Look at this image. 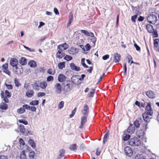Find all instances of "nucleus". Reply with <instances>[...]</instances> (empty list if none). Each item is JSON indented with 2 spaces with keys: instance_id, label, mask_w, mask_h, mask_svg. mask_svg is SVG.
<instances>
[{
  "instance_id": "obj_37",
  "label": "nucleus",
  "mask_w": 159,
  "mask_h": 159,
  "mask_svg": "<svg viewBox=\"0 0 159 159\" xmlns=\"http://www.w3.org/2000/svg\"><path fill=\"white\" fill-rule=\"evenodd\" d=\"M65 62H61L59 63L58 65V68L60 69H62L65 67Z\"/></svg>"
},
{
  "instance_id": "obj_24",
  "label": "nucleus",
  "mask_w": 159,
  "mask_h": 159,
  "mask_svg": "<svg viewBox=\"0 0 159 159\" xmlns=\"http://www.w3.org/2000/svg\"><path fill=\"white\" fill-rule=\"evenodd\" d=\"M70 67L71 69L73 70L78 71L80 70V68L79 67L75 65L74 63H71L70 64Z\"/></svg>"
},
{
  "instance_id": "obj_2",
  "label": "nucleus",
  "mask_w": 159,
  "mask_h": 159,
  "mask_svg": "<svg viewBox=\"0 0 159 159\" xmlns=\"http://www.w3.org/2000/svg\"><path fill=\"white\" fill-rule=\"evenodd\" d=\"M35 153L34 151H31L29 153L28 157H27L25 151H22L20 154V159H34Z\"/></svg>"
},
{
  "instance_id": "obj_35",
  "label": "nucleus",
  "mask_w": 159,
  "mask_h": 159,
  "mask_svg": "<svg viewBox=\"0 0 159 159\" xmlns=\"http://www.w3.org/2000/svg\"><path fill=\"white\" fill-rule=\"evenodd\" d=\"M29 144L34 148L36 147L35 143L34 140L32 139H30L29 140Z\"/></svg>"
},
{
  "instance_id": "obj_14",
  "label": "nucleus",
  "mask_w": 159,
  "mask_h": 159,
  "mask_svg": "<svg viewBox=\"0 0 159 159\" xmlns=\"http://www.w3.org/2000/svg\"><path fill=\"white\" fill-rule=\"evenodd\" d=\"M148 113L144 112L142 114L143 117L144 121L147 122H149L151 119V118L149 116Z\"/></svg>"
},
{
  "instance_id": "obj_20",
  "label": "nucleus",
  "mask_w": 159,
  "mask_h": 159,
  "mask_svg": "<svg viewBox=\"0 0 159 159\" xmlns=\"http://www.w3.org/2000/svg\"><path fill=\"white\" fill-rule=\"evenodd\" d=\"M87 116H85L84 115L81 118V124L79 127L80 128L82 129L83 128L84 124L87 121Z\"/></svg>"
},
{
  "instance_id": "obj_23",
  "label": "nucleus",
  "mask_w": 159,
  "mask_h": 159,
  "mask_svg": "<svg viewBox=\"0 0 159 159\" xmlns=\"http://www.w3.org/2000/svg\"><path fill=\"white\" fill-rule=\"evenodd\" d=\"M8 108V105L6 102H2L0 104V108L1 110H6Z\"/></svg>"
},
{
  "instance_id": "obj_47",
  "label": "nucleus",
  "mask_w": 159,
  "mask_h": 159,
  "mask_svg": "<svg viewBox=\"0 0 159 159\" xmlns=\"http://www.w3.org/2000/svg\"><path fill=\"white\" fill-rule=\"evenodd\" d=\"M92 91L90 92L89 93V97H93L94 95V94L95 93V89H92Z\"/></svg>"
},
{
  "instance_id": "obj_10",
  "label": "nucleus",
  "mask_w": 159,
  "mask_h": 159,
  "mask_svg": "<svg viewBox=\"0 0 159 159\" xmlns=\"http://www.w3.org/2000/svg\"><path fill=\"white\" fill-rule=\"evenodd\" d=\"M145 110L149 114V116H152L153 114V111L152 109L151 103L150 102L147 103V105L145 107Z\"/></svg>"
},
{
  "instance_id": "obj_62",
  "label": "nucleus",
  "mask_w": 159,
  "mask_h": 159,
  "mask_svg": "<svg viewBox=\"0 0 159 159\" xmlns=\"http://www.w3.org/2000/svg\"><path fill=\"white\" fill-rule=\"evenodd\" d=\"M85 48L87 51L91 49V47L89 43H87L85 45Z\"/></svg>"
},
{
  "instance_id": "obj_16",
  "label": "nucleus",
  "mask_w": 159,
  "mask_h": 159,
  "mask_svg": "<svg viewBox=\"0 0 159 159\" xmlns=\"http://www.w3.org/2000/svg\"><path fill=\"white\" fill-rule=\"evenodd\" d=\"M18 61L16 58H12L10 60V64L13 67H15L18 65Z\"/></svg>"
},
{
  "instance_id": "obj_46",
  "label": "nucleus",
  "mask_w": 159,
  "mask_h": 159,
  "mask_svg": "<svg viewBox=\"0 0 159 159\" xmlns=\"http://www.w3.org/2000/svg\"><path fill=\"white\" fill-rule=\"evenodd\" d=\"M14 83L15 84V86L16 87H19L21 85L20 82H19L18 80L16 78H15L14 80Z\"/></svg>"
},
{
  "instance_id": "obj_21",
  "label": "nucleus",
  "mask_w": 159,
  "mask_h": 159,
  "mask_svg": "<svg viewBox=\"0 0 159 159\" xmlns=\"http://www.w3.org/2000/svg\"><path fill=\"white\" fill-rule=\"evenodd\" d=\"M135 130V128L133 126L132 124H130L129 126L127 129V130H126V131H127V133L132 134H133Z\"/></svg>"
},
{
  "instance_id": "obj_19",
  "label": "nucleus",
  "mask_w": 159,
  "mask_h": 159,
  "mask_svg": "<svg viewBox=\"0 0 159 159\" xmlns=\"http://www.w3.org/2000/svg\"><path fill=\"white\" fill-rule=\"evenodd\" d=\"M146 95L149 98L153 99L156 97V94L152 91H149L146 93Z\"/></svg>"
},
{
  "instance_id": "obj_32",
  "label": "nucleus",
  "mask_w": 159,
  "mask_h": 159,
  "mask_svg": "<svg viewBox=\"0 0 159 159\" xmlns=\"http://www.w3.org/2000/svg\"><path fill=\"white\" fill-rule=\"evenodd\" d=\"M32 87L35 90L38 91L39 89V83L37 82H36L34 84H32Z\"/></svg>"
},
{
  "instance_id": "obj_9",
  "label": "nucleus",
  "mask_w": 159,
  "mask_h": 159,
  "mask_svg": "<svg viewBox=\"0 0 159 159\" xmlns=\"http://www.w3.org/2000/svg\"><path fill=\"white\" fill-rule=\"evenodd\" d=\"M2 70L3 72L9 75H10V72L8 70V64L7 63H5L3 64L2 66Z\"/></svg>"
},
{
  "instance_id": "obj_56",
  "label": "nucleus",
  "mask_w": 159,
  "mask_h": 159,
  "mask_svg": "<svg viewBox=\"0 0 159 159\" xmlns=\"http://www.w3.org/2000/svg\"><path fill=\"white\" fill-rule=\"evenodd\" d=\"M45 95V93L43 92H39L37 94V96L38 97H43Z\"/></svg>"
},
{
  "instance_id": "obj_8",
  "label": "nucleus",
  "mask_w": 159,
  "mask_h": 159,
  "mask_svg": "<svg viewBox=\"0 0 159 159\" xmlns=\"http://www.w3.org/2000/svg\"><path fill=\"white\" fill-rule=\"evenodd\" d=\"M89 108L87 105H85L81 110V112L83 115L85 116H88L89 113Z\"/></svg>"
},
{
  "instance_id": "obj_34",
  "label": "nucleus",
  "mask_w": 159,
  "mask_h": 159,
  "mask_svg": "<svg viewBox=\"0 0 159 159\" xmlns=\"http://www.w3.org/2000/svg\"><path fill=\"white\" fill-rule=\"evenodd\" d=\"M19 129L20 131L22 133V134H24L25 129L24 125L22 124H20L19 126Z\"/></svg>"
},
{
  "instance_id": "obj_26",
  "label": "nucleus",
  "mask_w": 159,
  "mask_h": 159,
  "mask_svg": "<svg viewBox=\"0 0 159 159\" xmlns=\"http://www.w3.org/2000/svg\"><path fill=\"white\" fill-rule=\"evenodd\" d=\"M146 29L148 31L149 33H152L154 31V30L153 28V26L151 25L148 24L146 26Z\"/></svg>"
},
{
  "instance_id": "obj_48",
  "label": "nucleus",
  "mask_w": 159,
  "mask_h": 159,
  "mask_svg": "<svg viewBox=\"0 0 159 159\" xmlns=\"http://www.w3.org/2000/svg\"><path fill=\"white\" fill-rule=\"evenodd\" d=\"M18 122L20 123H22L25 125H27L28 124V122L27 121L24 120H19Z\"/></svg>"
},
{
  "instance_id": "obj_59",
  "label": "nucleus",
  "mask_w": 159,
  "mask_h": 159,
  "mask_svg": "<svg viewBox=\"0 0 159 159\" xmlns=\"http://www.w3.org/2000/svg\"><path fill=\"white\" fill-rule=\"evenodd\" d=\"M109 55H108V54H107L106 55L103 56L102 57V58L103 60H105L109 58Z\"/></svg>"
},
{
  "instance_id": "obj_29",
  "label": "nucleus",
  "mask_w": 159,
  "mask_h": 159,
  "mask_svg": "<svg viewBox=\"0 0 159 159\" xmlns=\"http://www.w3.org/2000/svg\"><path fill=\"white\" fill-rule=\"evenodd\" d=\"M78 148V146L76 144H71L69 146V149L72 151L76 152Z\"/></svg>"
},
{
  "instance_id": "obj_43",
  "label": "nucleus",
  "mask_w": 159,
  "mask_h": 159,
  "mask_svg": "<svg viewBox=\"0 0 159 159\" xmlns=\"http://www.w3.org/2000/svg\"><path fill=\"white\" fill-rule=\"evenodd\" d=\"M134 159H146V158L141 154H138L136 156Z\"/></svg>"
},
{
  "instance_id": "obj_12",
  "label": "nucleus",
  "mask_w": 159,
  "mask_h": 159,
  "mask_svg": "<svg viewBox=\"0 0 159 159\" xmlns=\"http://www.w3.org/2000/svg\"><path fill=\"white\" fill-rule=\"evenodd\" d=\"M54 88L57 93L60 94L61 93L62 91L61 86L60 83L56 84L54 86Z\"/></svg>"
},
{
  "instance_id": "obj_38",
  "label": "nucleus",
  "mask_w": 159,
  "mask_h": 159,
  "mask_svg": "<svg viewBox=\"0 0 159 159\" xmlns=\"http://www.w3.org/2000/svg\"><path fill=\"white\" fill-rule=\"evenodd\" d=\"M28 64L31 67H35L37 66L36 62L33 61H30Z\"/></svg>"
},
{
  "instance_id": "obj_30",
  "label": "nucleus",
  "mask_w": 159,
  "mask_h": 159,
  "mask_svg": "<svg viewBox=\"0 0 159 159\" xmlns=\"http://www.w3.org/2000/svg\"><path fill=\"white\" fill-rule=\"evenodd\" d=\"M19 62L21 66H25L27 64V60L25 57H22L20 60Z\"/></svg>"
},
{
  "instance_id": "obj_31",
  "label": "nucleus",
  "mask_w": 159,
  "mask_h": 159,
  "mask_svg": "<svg viewBox=\"0 0 159 159\" xmlns=\"http://www.w3.org/2000/svg\"><path fill=\"white\" fill-rule=\"evenodd\" d=\"M65 153V150L64 149H61L59 151V157H57V159H60L63 157Z\"/></svg>"
},
{
  "instance_id": "obj_45",
  "label": "nucleus",
  "mask_w": 159,
  "mask_h": 159,
  "mask_svg": "<svg viewBox=\"0 0 159 159\" xmlns=\"http://www.w3.org/2000/svg\"><path fill=\"white\" fill-rule=\"evenodd\" d=\"M72 58H73L71 56L68 55H66L64 56V58L65 60L67 61H69L71 60Z\"/></svg>"
},
{
  "instance_id": "obj_55",
  "label": "nucleus",
  "mask_w": 159,
  "mask_h": 159,
  "mask_svg": "<svg viewBox=\"0 0 159 159\" xmlns=\"http://www.w3.org/2000/svg\"><path fill=\"white\" fill-rule=\"evenodd\" d=\"M124 74L125 75H126V72H127V67L126 64L125 63L124 64Z\"/></svg>"
},
{
  "instance_id": "obj_15",
  "label": "nucleus",
  "mask_w": 159,
  "mask_h": 159,
  "mask_svg": "<svg viewBox=\"0 0 159 159\" xmlns=\"http://www.w3.org/2000/svg\"><path fill=\"white\" fill-rule=\"evenodd\" d=\"M127 131H126V130H125L123 132V135L122 136V139L124 141H126L129 139L130 138V135L127 134Z\"/></svg>"
},
{
  "instance_id": "obj_3",
  "label": "nucleus",
  "mask_w": 159,
  "mask_h": 159,
  "mask_svg": "<svg viewBox=\"0 0 159 159\" xmlns=\"http://www.w3.org/2000/svg\"><path fill=\"white\" fill-rule=\"evenodd\" d=\"M0 95L1 97L2 98H3L4 101L7 103H8L9 102V100L8 99V98H10L11 95V93L7 90H6L4 93L3 91H1L0 93Z\"/></svg>"
},
{
  "instance_id": "obj_11",
  "label": "nucleus",
  "mask_w": 159,
  "mask_h": 159,
  "mask_svg": "<svg viewBox=\"0 0 159 159\" xmlns=\"http://www.w3.org/2000/svg\"><path fill=\"white\" fill-rule=\"evenodd\" d=\"M68 45L66 43H64L62 44L59 45L57 47V49L58 50L63 51L66 50L68 48Z\"/></svg>"
},
{
  "instance_id": "obj_52",
  "label": "nucleus",
  "mask_w": 159,
  "mask_h": 159,
  "mask_svg": "<svg viewBox=\"0 0 159 159\" xmlns=\"http://www.w3.org/2000/svg\"><path fill=\"white\" fill-rule=\"evenodd\" d=\"M134 125L137 128L139 127L140 124L139 120H136L134 122Z\"/></svg>"
},
{
  "instance_id": "obj_57",
  "label": "nucleus",
  "mask_w": 159,
  "mask_h": 159,
  "mask_svg": "<svg viewBox=\"0 0 159 159\" xmlns=\"http://www.w3.org/2000/svg\"><path fill=\"white\" fill-rule=\"evenodd\" d=\"M134 47L135 48L136 50L138 51H140V47L136 43H134Z\"/></svg>"
},
{
  "instance_id": "obj_39",
  "label": "nucleus",
  "mask_w": 159,
  "mask_h": 159,
  "mask_svg": "<svg viewBox=\"0 0 159 159\" xmlns=\"http://www.w3.org/2000/svg\"><path fill=\"white\" fill-rule=\"evenodd\" d=\"M154 46L155 48H157L159 45V39H154Z\"/></svg>"
},
{
  "instance_id": "obj_51",
  "label": "nucleus",
  "mask_w": 159,
  "mask_h": 159,
  "mask_svg": "<svg viewBox=\"0 0 159 159\" xmlns=\"http://www.w3.org/2000/svg\"><path fill=\"white\" fill-rule=\"evenodd\" d=\"M138 16V14L135 15L131 17V20L133 22H135L136 21V19Z\"/></svg>"
},
{
  "instance_id": "obj_42",
  "label": "nucleus",
  "mask_w": 159,
  "mask_h": 159,
  "mask_svg": "<svg viewBox=\"0 0 159 159\" xmlns=\"http://www.w3.org/2000/svg\"><path fill=\"white\" fill-rule=\"evenodd\" d=\"M39 104V101L37 100L32 101L30 102V104L31 105H37Z\"/></svg>"
},
{
  "instance_id": "obj_33",
  "label": "nucleus",
  "mask_w": 159,
  "mask_h": 159,
  "mask_svg": "<svg viewBox=\"0 0 159 159\" xmlns=\"http://www.w3.org/2000/svg\"><path fill=\"white\" fill-rule=\"evenodd\" d=\"M47 86V83L46 81H43L40 84V86L42 89H44L46 88Z\"/></svg>"
},
{
  "instance_id": "obj_17",
  "label": "nucleus",
  "mask_w": 159,
  "mask_h": 159,
  "mask_svg": "<svg viewBox=\"0 0 159 159\" xmlns=\"http://www.w3.org/2000/svg\"><path fill=\"white\" fill-rule=\"evenodd\" d=\"M66 77L62 74H59L58 77V80L61 83L63 82L66 80Z\"/></svg>"
},
{
  "instance_id": "obj_36",
  "label": "nucleus",
  "mask_w": 159,
  "mask_h": 159,
  "mask_svg": "<svg viewBox=\"0 0 159 159\" xmlns=\"http://www.w3.org/2000/svg\"><path fill=\"white\" fill-rule=\"evenodd\" d=\"M76 49L75 48L71 47L68 50V52L71 54H74L76 52Z\"/></svg>"
},
{
  "instance_id": "obj_27",
  "label": "nucleus",
  "mask_w": 159,
  "mask_h": 159,
  "mask_svg": "<svg viewBox=\"0 0 159 159\" xmlns=\"http://www.w3.org/2000/svg\"><path fill=\"white\" fill-rule=\"evenodd\" d=\"M63 51L60 50H58L57 52L56 53V57L57 58L60 59L64 57L65 56V53H63Z\"/></svg>"
},
{
  "instance_id": "obj_54",
  "label": "nucleus",
  "mask_w": 159,
  "mask_h": 159,
  "mask_svg": "<svg viewBox=\"0 0 159 159\" xmlns=\"http://www.w3.org/2000/svg\"><path fill=\"white\" fill-rule=\"evenodd\" d=\"M5 85L8 89H13V86L12 85L8 84L6 83H5Z\"/></svg>"
},
{
  "instance_id": "obj_28",
  "label": "nucleus",
  "mask_w": 159,
  "mask_h": 159,
  "mask_svg": "<svg viewBox=\"0 0 159 159\" xmlns=\"http://www.w3.org/2000/svg\"><path fill=\"white\" fill-rule=\"evenodd\" d=\"M114 61L117 63L119 62L120 59V55L117 53H114Z\"/></svg>"
},
{
  "instance_id": "obj_44",
  "label": "nucleus",
  "mask_w": 159,
  "mask_h": 159,
  "mask_svg": "<svg viewBox=\"0 0 159 159\" xmlns=\"http://www.w3.org/2000/svg\"><path fill=\"white\" fill-rule=\"evenodd\" d=\"M109 134V132L108 131H107L105 134L104 138H103V143H105V142L107 141V139L108 136V134Z\"/></svg>"
},
{
  "instance_id": "obj_6",
  "label": "nucleus",
  "mask_w": 159,
  "mask_h": 159,
  "mask_svg": "<svg viewBox=\"0 0 159 159\" xmlns=\"http://www.w3.org/2000/svg\"><path fill=\"white\" fill-rule=\"evenodd\" d=\"M79 75H73L71 77V82H72L73 84H79L81 83Z\"/></svg>"
},
{
  "instance_id": "obj_49",
  "label": "nucleus",
  "mask_w": 159,
  "mask_h": 159,
  "mask_svg": "<svg viewBox=\"0 0 159 159\" xmlns=\"http://www.w3.org/2000/svg\"><path fill=\"white\" fill-rule=\"evenodd\" d=\"M47 73L50 75H54L55 73V71H53L52 68H49L48 70Z\"/></svg>"
},
{
  "instance_id": "obj_7",
  "label": "nucleus",
  "mask_w": 159,
  "mask_h": 159,
  "mask_svg": "<svg viewBox=\"0 0 159 159\" xmlns=\"http://www.w3.org/2000/svg\"><path fill=\"white\" fill-rule=\"evenodd\" d=\"M124 152L126 155L129 157H131L133 154V150L129 146H127L125 148Z\"/></svg>"
},
{
  "instance_id": "obj_25",
  "label": "nucleus",
  "mask_w": 159,
  "mask_h": 159,
  "mask_svg": "<svg viewBox=\"0 0 159 159\" xmlns=\"http://www.w3.org/2000/svg\"><path fill=\"white\" fill-rule=\"evenodd\" d=\"M80 32L81 33L87 36H93V34L92 32H89L87 30H81Z\"/></svg>"
},
{
  "instance_id": "obj_61",
  "label": "nucleus",
  "mask_w": 159,
  "mask_h": 159,
  "mask_svg": "<svg viewBox=\"0 0 159 159\" xmlns=\"http://www.w3.org/2000/svg\"><path fill=\"white\" fill-rule=\"evenodd\" d=\"M24 47L26 49L29 50L30 52H33L34 51V49H31L30 48H28V47L24 45Z\"/></svg>"
},
{
  "instance_id": "obj_64",
  "label": "nucleus",
  "mask_w": 159,
  "mask_h": 159,
  "mask_svg": "<svg viewBox=\"0 0 159 159\" xmlns=\"http://www.w3.org/2000/svg\"><path fill=\"white\" fill-rule=\"evenodd\" d=\"M19 142L20 144L24 145L25 144V142L24 140L21 138H20L19 139Z\"/></svg>"
},
{
  "instance_id": "obj_1",
  "label": "nucleus",
  "mask_w": 159,
  "mask_h": 159,
  "mask_svg": "<svg viewBox=\"0 0 159 159\" xmlns=\"http://www.w3.org/2000/svg\"><path fill=\"white\" fill-rule=\"evenodd\" d=\"M141 142L137 137H134L130 139L128 141V144L132 146H138L141 144Z\"/></svg>"
},
{
  "instance_id": "obj_63",
  "label": "nucleus",
  "mask_w": 159,
  "mask_h": 159,
  "mask_svg": "<svg viewBox=\"0 0 159 159\" xmlns=\"http://www.w3.org/2000/svg\"><path fill=\"white\" fill-rule=\"evenodd\" d=\"M23 107L26 109H30V106L27 104H25L23 106Z\"/></svg>"
},
{
  "instance_id": "obj_4",
  "label": "nucleus",
  "mask_w": 159,
  "mask_h": 159,
  "mask_svg": "<svg viewBox=\"0 0 159 159\" xmlns=\"http://www.w3.org/2000/svg\"><path fill=\"white\" fill-rule=\"evenodd\" d=\"M66 84L63 85V89L65 92H70L71 89L73 88V84L72 82L70 80L66 81Z\"/></svg>"
},
{
  "instance_id": "obj_58",
  "label": "nucleus",
  "mask_w": 159,
  "mask_h": 159,
  "mask_svg": "<svg viewBox=\"0 0 159 159\" xmlns=\"http://www.w3.org/2000/svg\"><path fill=\"white\" fill-rule=\"evenodd\" d=\"M92 38L91 39L92 41L95 44V43L96 41V37L94 36V35L93 36H91Z\"/></svg>"
},
{
  "instance_id": "obj_53",
  "label": "nucleus",
  "mask_w": 159,
  "mask_h": 159,
  "mask_svg": "<svg viewBox=\"0 0 159 159\" xmlns=\"http://www.w3.org/2000/svg\"><path fill=\"white\" fill-rule=\"evenodd\" d=\"M153 37L154 38H157L158 37V34L157 31L156 30H154V31L152 33Z\"/></svg>"
},
{
  "instance_id": "obj_50",
  "label": "nucleus",
  "mask_w": 159,
  "mask_h": 159,
  "mask_svg": "<svg viewBox=\"0 0 159 159\" xmlns=\"http://www.w3.org/2000/svg\"><path fill=\"white\" fill-rule=\"evenodd\" d=\"M54 80L53 77L52 76H49L47 77V82L52 81Z\"/></svg>"
},
{
  "instance_id": "obj_18",
  "label": "nucleus",
  "mask_w": 159,
  "mask_h": 159,
  "mask_svg": "<svg viewBox=\"0 0 159 159\" xmlns=\"http://www.w3.org/2000/svg\"><path fill=\"white\" fill-rule=\"evenodd\" d=\"M34 93L32 89H29L26 92V96L28 98H31L34 96Z\"/></svg>"
},
{
  "instance_id": "obj_13",
  "label": "nucleus",
  "mask_w": 159,
  "mask_h": 159,
  "mask_svg": "<svg viewBox=\"0 0 159 159\" xmlns=\"http://www.w3.org/2000/svg\"><path fill=\"white\" fill-rule=\"evenodd\" d=\"M15 72L17 74H20L23 72V69L22 66L20 65H18L15 67Z\"/></svg>"
},
{
  "instance_id": "obj_40",
  "label": "nucleus",
  "mask_w": 159,
  "mask_h": 159,
  "mask_svg": "<svg viewBox=\"0 0 159 159\" xmlns=\"http://www.w3.org/2000/svg\"><path fill=\"white\" fill-rule=\"evenodd\" d=\"M25 109L23 107H20L19 109H18L17 110V112L19 114H22L25 112Z\"/></svg>"
},
{
  "instance_id": "obj_60",
  "label": "nucleus",
  "mask_w": 159,
  "mask_h": 159,
  "mask_svg": "<svg viewBox=\"0 0 159 159\" xmlns=\"http://www.w3.org/2000/svg\"><path fill=\"white\" fill-rule=\"evenodd\" d=\"M73 15L72 12H70V15L69 16V20L72 22L73 21Z\"/></svg>"
},
{
  "instance_id": "obj_5",
  "label": "nucleus",
  "mask_w": 159,
  "mask_h": 159,
  "mask_svg": "<svg viewBox=\"0 0 159 159\" xmlns=\"http://www.w3.org/2000/svg\"><path fill=\"white\" fill-rule=\"evenodd\" d=\"M148 21L150 24H154L157 21V16L153 14L149 15L147 17Z\"/></svg>"
},
{
  "instance_id": "obj_22",
  "label": "nucleus",
  "mask_w": 159,
  "mask_h": 159,
  "mask_svg": "<svg viewBox=\"0 0 159 159\" xmlns=\"http://www.w3.org/2000/svg\"><path fill=\"white\" fill-rule=\"evenodd\" d=\"M145 133L142 129H139L136 132V135L139 138H142L143 137Z\"/></svg>"
},
{
  "instance_id": "obj_41",
  "label": "nucleus",
  "mask_w": 159,
  "mask_h": 159,
  "mask_svg": "<svg viewBox=\"0 0 159 159\" xmlns=\"http://www.w3.org/2000/svg\"><path fill=\"white\" fill-rule=\"evenodd\" d=\"M64 102L63 101H61L58 104L57 108L59 109H61L62 108L64 105Z\"/></svg>"
}]
</instances>
